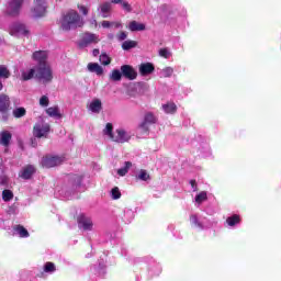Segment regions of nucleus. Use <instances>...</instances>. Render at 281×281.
<instances>
[{
    "mask_svg": "<svg viewBox=\"0 0 281 281\" xmlns=\"http://www.w3.org/2000/svg\"><path fill=\"white\" fill-rule=\"evenodd\" d=\"M175 74V68L172 67H165L160 70V78H171V76Z\"/></svg>",
    "mask_w": 281,
    "mask_h": 281,
    "instance_id": "32",
    "label": "nucleus"
},
{
    "mask_svg": "<svg viewBox=\"0 0 281 281\" xmlns=\"http://www.w3.org/2000/svg\"><path fill=\"white\" fill-rule=\"evenodd\" d=\"M70 181H71L74 188H80V186L82 183V176H80V175H72L70 177Z\"/></svg>",
    "mask_w": 281,
    "mask_h": 281,
    "instance_id": "35",
    "label": "nucleus"
},
{
    "mask_svg": "<svg viewBox=\"0 0 281 281\" xmlns=\"http://www.w3.org/2000/svg\"><path fill=\"white\" fill-rule=\"evenodd\" d=\"M91 23H92V25H94V27H98V21L92 20Z\"/></svg>",
    "mask_w": 281,
    "mask_h": 281,
    "instance_id": "54",
    "label": "nucleus"
},
{
    "mask_svg": "<svg viewBox=\"0 0 281 281\" xmlns=\"http://www.w3.org/2000/svg\"><path fill=\"white\" fill-rule=\"evenodd\" d=\"M35 78L37 80H41L44 85H47V82H52L54 79V75L52 74V68L49 65H44V66H37Z\"/></svg>",
    "mask_w": 281,
    "mask_h": 281,
    "instance_id": "4",
    "label": "nucleus"
},
{
    "mask_svg": "<svg viewBox=\"0 0 281 281\" xmlns=\"http://www.w3.org/2000/svg\"><path fill=\"white\" fill-rule=\"evenodd\" d=\"M110 195L113 201H117L119 199H122V192L117 187L112 188V190L110 191Z\"/></svg>",
    "mask_w": 281,
    "mask_h": 281,
    "instance_id": "36",
    "label": "nucleus"
},
{
    "mask_svg": "<svg viewBox=\"0 0 281 281\" xmlns=\"http://www.w3.org/2000/svg\"><path fill=\"white\" fill-rule=\"evenodd\" d=\"M158 55L160 56V58H166V59L172 58V50H170V48H167V47L160 48L158 50Z\"/></svg>",
    "mask_w": 281,
    "mask_h": 281,
    "instance_id": "34",
    "label": "nucleus"
},
{
    "mask_svg": "<svg viewBox=\"0 0 281 281\" xmlns=\"http://www.w3.org/2000/svg\"><path fill=\"white\" fill-rule=\"evenodd\" d=\"M85 25V19L74 9L64 12L59 20V27L64 32H71Z\"/></svg>",
    "mask_w": 281,
    "mask_h": 281,
    "instance_id": "1",
    "label": "nucleus"
},
{
    "mask_svg": "<svg viewBox=\"0 0 281 281\" xmlns=\"http://www.w3.org/2000/svg\"><path fill=\"white\" fill-rule=\"evenodd\" d=\"M77 10H79V12L83 15L87 16V14H89V7L85 5V4H77Z\"/></svg>",
    "mask_w": 281,
    "mask_h": 281,
    "instance_id": "44",
    "label": "nucleus"
},
{
    "mask_svg": "<svg viewBox=\"0 0 281 281\" xmlns=\"http://www.w3.org/2000/svg\"><path fill=\"white\" fill-rule=\"evenodd\" d=\"M102 27L104 29H109V27H113V23L109 22V21H102L101 22Z\"/></svg>",
    "mask_w": 281,
    "mask_h": 281,
    "instance_id": "49",
    "label": "nucleus"
},
{
    "mask_svg": "<svg viewBox=\"0 0 281 281\" xmlns=\"http://www.w3.org/2000/svg\"><path fill=\"white\" fill-rule=\"evenodd\" d=\"M120 3L122 5L123 10H125L126 12H131V4L128 2L121 1Z\"/></svg>",
    "mask_w": 281,
    "mask_h": 281,
    "instance_id": "47",
    "label": "nucleus"
},
{
    "mask_svg": "<svg viewBox=\"0 0 281 281\" xmlns=\"http://www.w3.org/2000/svg\"><path fill=\"white\" fill-rule=\"evenodd\" d=\"M109 38H113V35H109Z\"/></svg>",
    "mask_w": 281,
    "mask_h": 281,
    "instance_id": "59",
    "label": "nucleus"
},
{
    "mask_svg": "<svg viewBox=\"0 0 281 281\" xmlns=\"http://www.w3.org/2000/svg\"><path fill=\"white\" fill-rule=\"evenodd\" d=\"M87 109L89 111V113H92L94 115H98L101 113L102 111V100L94 98L92 99L88 104H87Z\"/></svg>",
    "mask_w": 281,
    "mask_h": 281,
    "instance_id": "12",
    "label": "nucleus"
},
{
    "mask_svg": "<svg viewBox=\"0 0 281 281\" xmlns=\"http://www.w3.org/2000/svg\"><path fill=\"white\" fill-rule=\"evenodd\" d=\"M153 124H157V116L153 112H145L143 122L139 123L138 127L142 131L147 132L148 126H150Z\"/></svg>",
    "mask_w": 281,
    "mask_h": 281,
    "instance_id": "11",
    "label": "nucleus"
},
{
    "mask_svg": "<svg viewBox=\"0 0 281 281\" xmlns=\"http://www.w3.org/2000/svg\"><path fill=\"white\" fill-rule=\"evenodd\" d=\"M47 14V4L45 0H34V7L32 9V16L34 19H41Z\"/></svg>",
    "mask_w": 281,
    "mask_h": 281,
    "instance_id": "8",
    "label": "nucleus"
},
{
    "mask_svg": "<svg viewBox=\"0 0 281 281\" xmlns=\"http://www.w3.org/2000/svg\"><path fill=\"white\" fill-rule=\"evenodd\" d=\"M190 184H191V188L193 189V192H196V181L195 180H191Z\"/></svg>",
    "mask_w": 281,
    "mask_h": 281,
    "instance_id": "51",
    "label": "nucleus"
},
{
    "mask_svg": "<svg viewBox=\"0 0 281 281\" xmlns=\"http://www.w3.org/2000/svg\"><path fill=\"white\" fill-rule=\"evenodd\" d=\"M34 172H36V169L34 168V166L29 165L22 169L20 177L22 179H31L32 175H34Z\"/></svg>",
    "mask_w": 281,
    "mask_h": 281,
    "instance_id": "21",
    "label": "nucleus"
},
{
    "mask_svg": "<svg viewBox=\"0 0 281 281\" xmlns=\"http://www.w3.org/2000/svg\"><path fill=\"white\" fill-rule=\"evenodd\" d=\"M112 3H122V0H111Z\"/></svg>",
    "mask_w": 281,
    "mask_h": 281,
    "instance_id": "56",
    "label": "nucleus"
},
{
    "mask_svg": "<svg viewBox=\"0 0 281 281\" xmlns=\"http://www.w3.org/2000/svg\"><path fill=\"white\" fill-rule=\"evenodd\" d=\"M34 76H36V69L23 68L21 70L20 80H23L24 82H26L27 80H32V78H34Z\"/></svg>",
    "mask_w": 281,
    "mask_h": 281,
    "instance_id": "16",
    "label": "nucleus"
},
{
    "mask_svg": "<svg viewBox=\"0 0 281 281\" xmlns=\"http://www.w3.org/2000/svg\"><path fill=\"white\" fill-rule=\"evenodd\" d=\"M0 78H3L4 80L10 78V70L5 66H0Z\"/></svg>",
    "mask_w": 281,
    "mask_h": 281,
    "instance_id": "42",
    "label": "nucleus"
},
{
    "mask_svg": "<svg viewBox=\"0 0 281 281\" xmlns=\"http://www.w3.org/2000/svg\"><path fill=\"white\" fill-rule=\"evenodd\" d=\"M12 139V134L8 131L1 132L0 134V144L1 146H10V142Z\"/></svg>",
    "mask_w": 281,
    "mask_h": 281,
    "instance_id": "24",
    "label": "nucleus"
},
{
    "mask_svg": "<svg viewBox=\"0 0 281 281\" xmlns=\"http://www.w3.org/2000/svg\"><path fill=\"white\" fill-rule=\"evenodd\" d=\"M140 76H150L155 71V66L150 63L140 64L138 67Z\"/></svg>",
    "mask_w": 281,
    "mask_h": 281,
    "instance_id": "17",
    "label": "nucleus"
},
{
    "mask_svg": "<svg viewBox=\"0 0 281 281\" xmlns=\"http://www.w3.org/2000/svg\"><path fill=\"white\" fill-rule=\"evenodd\" d=\"M207 201V192L206 191H201L199 192L195 198H194V203L199 207L202 203H205Z\"/></svg>",
    "mask_w": 281,
    "mask_h": 281,
    "instance_id": "29",
    "label": "nucleus"
},
{
    "mask_svg": "<svg viewBox=\"0 0 281 281\" xmlns=\"http://www.w3.org/2000/svg\"><path fill=\"white\" fill-rule=\"evenodd\" d=\"M25 113H26L25 108H16L13 110V115L18 119L25 116Z\"/></svg>",
    "mask_w": 281,
    "mask_h": 281,
    "instance_id": "43",
    "label": "nucleus"
},
{
    "mask_svg": "<svg viewBox=\"0 0 281 281\" xmlns=\"http://www.w3.org/2000/svg\"><path fill=\"white\" fill-rule=\"evenodd\" d=\"M10 109V98L5 94H0V113H5Z\"/></svg>",
    "mask_w": 281,
    "mask_h": 281,
    "instance_id": "22",
    "label": "nucleus"
},
{
    "mask_svg": "<svg viewBox=\"0 0 281 281\" xmlns=\"http://www.w3.org/2000/svg\"><path fill=\"white\" fill-rule=\"evenodd\" d=\"M98 54H100V50L99 49H94L93 50V56H98Z\"/></svg>",
    "mask_w": 281,
    "mask_h": 281,
    "instance_id": "55",
    "label": "nucleus"
},
{
    "mask_svg": "<svg viewBox=\"0 0 281 281\" xmlns=\"http://www.w3.org/2000/svg\"><path fill=\"white\" fill-rule=\"evenodd\" d=\"M121 71L124 78H127V80H135V78H137V71L134 70L133 66L131 65L121 66Z\"/></svg>",
    "mask_w": 281,
    "mask_h": 281,
    "instance_id": "15",
    "label": "nucleus"
},
{
    "mask_svg": "<svg viewBox=\"0 0 281 281\" xmlns=\"http://www.w3.org/2000/svg\"><path fill=\"white\" fill-rule=\"evenodd\" d=\"M65 161L64 157L60 156H45L41 160L43 168H55V166H60Z\"/></svg>",
    "mask_w": 281,
    "mask_h": 281,
    "instance_id": "10",
    "label": "nucleus"
},
{
    "mask_svg": "<svg viewBox=\"0 0 281 281\" xmlns=\"http://www.w3.org/2000/svg\"><path fill=\"white\" fill-rule=\"evenodd\" d=\"M59 194H61V196H68V194L65 193V190L59 191Z\"/></svg>",
    "mask_w": 281,
    "mask_h": 281,
    "instance_id": "53",
    "label": "nucleus"
},
{
    "mask_svg": "<svg viewBox=\"0 0 281 281\" xmlns=\"http://www.w3.org/2000/svg\"><path fill=\"white\" fill-rule=\"evenodd\" d=\"M87 69L90 74H95L97 76H102V74H104V69L98 63H89Z\"/></svg>",
    "mask_w": 281,
    "mask_h": 281,
    "instance_id": "19",
    "label": "nucleus"
},
{
    "mask_svg": "<svg viewBox=\"0 0 281 281\" xmlns=\"http://www.w3.org/2000/svg\"><path fill=\"white\" fill-rule=\"evenodd\" d=\"M77 224L82 232H93V220L87 214H79L77 216Z\"/></svg>",
    "mask_w": 281,
    "mask_h": 281,
    "instance_id": "6",
    "label": "nucleus"
},
{
    "mask_svg": "<svg viewBox=\"0 0 281 281\" xmlns=\"http://www.w3.org/2000/svg\"><path fill=\"white\" fill-rule=\"evenodd\" d=\"M14 199V193L11 190H3L2 191V200L8 203V201H12Z\"/></svg>",
    "mask_w": 281,
    "mask_h": 281,
    "instance_id": "37",
    "label": "nucleus"
},
{
    "mask_svg": "<svg viewBox=\"0 0 281 281\" xmlns=\"http://www.w3.org/2000/svg\"><path fill=\"white\" fill-rule=\"evenodd\" d=\"M3 120H8V116L3 115Z\"/></svg>",
    "mask_w": 281,
    "mask_h": 281,
    "instance_id": "58",
    "label": "nucleus"
},
{
    "mask_svg": "<svg viewBox=\"0 0 281 281\" xmlns=\"http://www.w3.org/2000/svg\"><path fill=\"white\" fill-rule=\"evenodd\" d=\"M128 30L131 32H144V30H146V25L144 23H138L137 21H132L128 24Z\"/></svg>",
    "mask_w": 281,
    "mask_h": 281,
    "instance_id": "25",
    "label": "nucleus"
},
{
    "mask_svg": "<svg viewBox=\"0 0 281 281\" xmlns=\"http://www.w3.org/2000/svg\"><path fill=\"white\" fill-rule=\"evenodd\" d=\"M133 218H135V212L131 209H126L123 214L124 223H132Z\"/></svg>",
    "mask_w": 281,
    "mask_h": 281,
    "instance_id": "31",
    "label": "nucleus"
},
{
    "mask_svg": "<svg viewBox=\"0 0 281 281\" xmlns=\"http://www.w3.org/2000/svg\"><path fill=\"white\" fill-rule=\"evenodd\" d=\"M117 41H126L128 38V34L126 32H121L116 35Z\"/></svg>",
    "mask_w": 281,
    "mask_h": 281,
    "instance_id": "46",
    "label": "nucleus"
},
{
    "mask_svg": "<svg viewBox=\"0 0 281 281\" xmlns=\"http://www.w3.org/2000/svg\"><path fill=\"white\" fill-rule=\"evenodd\" d=\"M135 179H137V181H150V173L145 169H140L136 172Z\"/></svg>",
    "mask_w": 281,
    "mask_h": 281,
    "instance_id": "28",
    "label": "nucleus"
},
{
    "mask_svg": "<svg viewBox=\"0 0 281 281\" xmlns=\"http://www.w3.org/2000/svg\"><path fill=\"white\" fill-rule=\"evenodd\" d=\"M24 0H10L7 5L5 13L9 16H19L21 8H23Z\"/></svg>",
    "mask_w": 281,
    "mask_h": 281,
    "instance_id": "7",
    "label": "nucleus"
},
{
    "mask_svg": "<svg viewBox=\"0 0 281 281\" xmlns=\"http://www.w3.org/2000/svg\"><path fill=\"white\" fill-rule=\"evenodd\" d=\"M112 26L116 27V30L122 29L121 22H112Z\"/></svg>",
    "mask_w": 281,
    "mask_h": 281,
    "instance_id": "52",
    "label": "nucleus"
},
{
    "mask_svg": "<svg viewBox=\"0 0 281 281\" xmlns=\"http://www.w3.org/2000/svg\"><path fill=\"white\" fill-rule=\"evenodd\" d=\"M33 60L38 64L37 67H43L44 65H47V52L36 50L35 53H33Z\"/></svg>",
    "mask_w": 281,
    "mask_h": 281,
    "instance_id": "14",
    "label": "nucleus"
},
{
    "mask_svg": "<svg viewBox=\"0 0 281 281\" xmlns=\"http://www.w3.org/2000/svg\"><path fill=\"white\" fill-rule=\"evenodd\" d=\"M41 106H49V98L47 95H43L40 99Z\"/></svg>",
    "mask_w": 281,
    "mask_h": 281,
    "instance_id": "45",
    "label": "nucleus"
},
{
    "mask_svg": "<svg viewBox=\"0 0 281 281\" xmlns=\"http://www.w3.org/2000/svg\"><path fill=\"white\" fill-rule=\"evenodd\" d=\"M99 10H100L101 16L103 19H109V16L111 14V3L104 2V3L100 4Z\"/></svg>",
    "mask_w": 281,
    "mask_h": 281,
    "instance_id": "23",
    "label": "nucleus"
},
{
    "mask_svg": "<svg viewBox=\"0 0 281 281\" xmlns=\"http://www.w3.org/2000/svg\"><path fill=\"white\" fill-rule=\"evenodd\" d=\"M0 186H8V176H0Z\"/></svg>",
    "mask_w": 281,
    "mask_h": 281,
    "instance_id": "48",
    "label": "nucleus"
},
{
    "mask_svg": "<svg viewBox=\"0 0 281 281\" xmlns=\"http://www.w3.org/2000/svg\"><path fill=\"white\" fill-rule=\"evenodd\" d=\"M3 90V83L0 81V91Z\"/></svg>",
    "mask_w": 281,
    "mask_h": 281,
    "instance_id": "57",
    "label": "nucleus"
},
{
    "mask_svg": "<svg viewBox=\"0 0 281 281\" xmlns=\"http://www.w3.org/2000/svg\"><path fill=\"white\" fill-rule=\"evenodd\" d=\"M46 113L47 115H49V117H55L57 120H60V117H63V114H60V109H58V106H50L46 109Z\"/></svg>",
    "mask_w": 281,
    "mask_h": 281,
    "instance_id": "27",
    "label": "nucleus"
},
{
    "mask_svg": "<svg viewBox=\"0 0 281 281\" xmlns=\"http://www.w3.org/2000/svg\"><path fill=\"white\" fill-rule=\"evenodd\" d=\"M13 235L19 236V238H30V232L22 225L13 226Z\"/></svg>",
    "mask_w": 281,
    "mask_h": 281,
    "instance_id": "18",
    "label": "nucleus"
},
{
    "mask_svg": "<svg viewBox=\"0 0 281 281\" xmlns=\"http://www.w3.org/2000/svg\"><path fill=\"white\" fill-rule=\"evenodd\" d=\"M43 270H44V273H49V274L56 273V265L52 261H48L44 265Z\"/></svg>",
    "mask_w": 281,
    "mask_h": 281,
    "instance_id": "33",
    "label": "nucleus"
},
{
    "mask_svg": "<svg viewBox=\"0 0 281 281\" xmlns=\"http://www.w3.org/2000/svg\"><path fill=\"white\" fill-rule=\"evenodd\" d=\"M240 224V215L234 214L226 218V225L228 227H236V225Z\"/></svg>",
    "mask_w": 281,
    "mask_h": 281,
    "instance_id": "26",
    "label": "nucleus"
},
{
    "mask_svg": "<svg viewBox=\"0 0 281 281\" xmlns=\"http://www.w3.org/2000/svg\"><path fill=\"white\" fill-rule=\"evenodd\" d=\"M189 225L192 229H195L196 232H205L206 229H210V227H212V223H210V220L203 217L199 213L190 214Z\"/></svg>",
    "mask_w": 281,
    "mask_h": 281,
    "instance_id": "2",
    "label": "nucleus"
},
{
    "mask_svg": "<svg viewBox=\"0 0 281 281\" xmlns=\"http://www.w3.org/2000/svg\"><path fill=\"white\" fill-rule=\"evenodd\" d=\"M93 43H100V35L95 33H85L81 40V45L87 47V45H91Z\"/></svg>",
    "mask_w": 281,
    "mask_h": 281,
    "instance_id": "13",
    "label": "nucleus"
},
{
    "mask_svg": "<svg viewBox=\"0 0 281 281\" xmlns=\"http://www.w3.org/2000/svg\"><path fill=\"white\" fill-rule=\"evenodd\" d=\"M103 135L109 136L111 139H113V124L108 123L105 125V128L103 130Z\"/></svg>",
    "mask_w": 281,
    "mask_h": 281,
    "instance_id": "40",
    "label": "nucleus"
},
{
    "mask_svg": "<svg viewBox=\"0 0 281 281\" xmlns=\"http://www.w3.org/2000/svg\"><path fill=\"white\" fill-rule=\"evenodd\" d=\"M49 131L50 127L48 123L40 121L33 127V136L37 137V139L47 138V135H49Z\"/></svg>",
    "mask_w": 281,
    "mask_h": 281,
    "instance_id": "5",
    "label": "nucleus"
},
{
    "mask_svg": "<svg viewBox=\"0 0 281 281\" xmlns=\"http://www.w3.org/2000/svg\"><path fill=\"white\" fill-rule=\"evenodd\" d=\"M101 278H104L106 270L104 269V266H101L97 272Z\"/></svg>",
    "mask_w": 281,
    "mask_h": 281,
    "instance_id": "50",
    "label": "nucleus"
},
{
    "mask_svg": "<svg viewBox=\"0 0 281 281\" xmlns=\"http://www.w3.org/2000/svg\"><path fill=\"white\" fill-rule=\"evenodd\" d=\"M131 140V133L128 131L120 127L113 132L112 142H116V144H126V142Z\"/></svg>",
    "mask_w": 281,
    "mask_h": 281,
    "instance_id": "9",
    "label": "nucleus"
},
{
    "mask_svg": "<svg viewBox=\"0 0 281 281\" xmlns=\"http://www.w3.org/2000/svg\"><path fill=\"white\" fill-rule=\"evenodd\" d=\"M110 78L114 82H120V80H122V72L119 69H114L112 70Z\"/></svg>",
    "mask_w": 281,
    "mask_h": 281,
    "instance_id": "39",
    "label": "nucleus"
},
{
    "mask_svg": "<svg viewBox=\"0 0 281 281\" xmlns=\"http://www.w3.org/2000/svg\"><path fill=\"white\" fill-rule=\"evenodd\" d=\"M132 166H133V162L125 161L124 166L122 168L117 169L119 177H126V175H128V170H131Z\"/></svg>",
    "mask_w": 281,
    "mask_h": 281,
    "instance_id": "30",
    "label": "nucleus"
},
{
    "mask_svg": "<svg viewBox=\"0 0 281 281\" xmlns=\"http://www.w3.org/2000/svg\"><path fill=\"white\" fill-rule=\"evenodd\" d=\"M161 110L167 115H175L177 113V104L175 102H167L161 105Z\"/></svg>",
    "mask_w": 281,
    "mask_h": 281,
    "instance_id": "20",
    "label": "nucleus"
},
{
    "mask_svg": "<svg viewBox=\"0 0 281 281\" xmlns=\"http://www.w3.org/2000/svg\"><path fill=\"white\" fill-rule=\"evenodd\" d=\"M133 47H137V42L135 41H125L122 44V49L128 52V49H133Z\"/></svg>",
    "mask_w": 281,
    "mask_h": 281,
    "instance_id": "38",
    "label": "nucleus"
},
{
    "mask_svg": "<svg viewBox=\"0 0 281 281\" xmlns=\"http://www.w3.org/2000/svg\"><path fill=\"white\" fill-rule=\"evenodd\" d=\"M9 34L15 38L30 36V27L23 22H14L9 27Z\"/></svg>",
    "mask_w": 281,
    "mask_h": 281,
    "instance_id": "3",
    "label": "nucleus"
},
{
    "mask_svg": "<svg viewBox=\"0 0 281 281\" xmlns=\"http://www.w3.org/2000/svg\"><path fill=\"white\" fill-rule=\"evenodd\" d=\"M99 60L101 63V65H111V57H109V55H106L105 53H102L99 57Z\"/></svg>",
    "mask_w": 281,
    "mask_h": 281,
    "instance_id": "41",
    "label": "nucleus"
}]
</instances>
